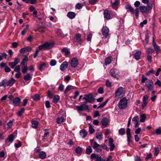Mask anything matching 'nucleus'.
<instances>
[{
	"mask_svg": "<svg viewBox=\"0 0 161 161\" xmlns=\"http://www.w3.org/2000/svg\"><path fill=\"white\" fill-rule=\"evenodd\" d=\"M112 61V58L111 56H108L105 59V64L106 65L109 64Z\"/></svg>",
	"mask_w": 161,
	"mask_h": 161,
	"instance_id": "412c9836",
	"label": "nucleus"
},
{
	"mask_svg": "<svg viewBox=\"0 0 161 161\" xmlns=\"http://www.w3.org/2000/svg\"><path fill=\"white\" fill-rule=\"evenodd\" d=\"M127 105V100L125 97H124L121 99L119 102L118 106L120 109H125Z\"/></svg>",
	"mask_w": 161,
	"mask_h": 161,
	"instance_id": "39448f33",
	"label": "nucleus"
},
{
	"mask_svg": "<svg viewBox=\"0 0 161 161\" xmlns=\"http://www.w3.org/2000/svg\"><path fill=\"white\" fill-rule=\"evenodd\" d=\"M153 2L152 1H150L149 2H148L147 5L151 9H152L153 8Z\"/></svg>",
	"mask_w": 161,
	"mask_h": 161,
	"instance_id": "4d7b16f0",
	"label": "nucleus"
},
{
	"mask_svg": "<svg viewBox=\"0 0 161 161\" xmlns=\"http://www.w3.org/2000/svg\"><path fill=\"white\" fill-rule=\"evenodd\" d=\"M125 129L124 128H121L119 130V134L120 135H123L125 134Z\"/></svg>",
	"mask_w": 161,
	"mask_h": 161,
	"instance_id": "79ce46f5",
	"label": "nucleus"
},
{
	"mask_svg": "<svg viewBox=\"0 0 161 161\" xmlns=\"http://www.w3.org/2000/svg\"><path fill=\"white\" fill-rule=\"evenodd\" d=\"M111 4L112 8L117 10L118 8V5L119 4V0H111Z\"/></svg>",
	"mask_w": 161,
	"mask_h": 161,
	"instance_id": "9d476101",
	"label": "nucleus"
},
{
	"mask_svg": "<svg viewBox=\"0 0 161 161\" xmlns=\"http://www.w3.org/2000/svg\"><path fill=\"white\" fill-rule=\"evenodd\" d=\"M22 72V73L25 74L28 71V68L27 65H21Z\"/></svg>",
	"mask_w": 161,
	"mask_h": 161,
	"instance_id": "2f4dec72",
	"label": "nucleus"
},
{
	"mask_svg": "<svg viewBox=\"0 0 161 161\" xmlns=\"http://www.w3.org/2000/svg\"><path fill=\"white\" fill-rule=\"evenodd\" d=\"M76 88V87L74 86H73L71 85H68L66 88V89L64 92V93L66 94L70 90L75 89Z\"/></svg>",
	"mask_w": 161,
	"mask_h": 161,
	"instance_id": "4be33fe9",
	"label": "nucleus"
},
{
	"mask_svg": "<svg viewBox=\"0 0 161 161\" xmlns=\"http://www.w3.org/2000/svg\"><path fill=\"white\" fill-rule=\"evenodd\" d=\"M109 30L106 26L103 27L102 30V35L105 38H107L108 36Z\"/></svg>",
	"mask_w": 161,
	"mask_h": 161,
	"instance_id": "6e6552de",
	"label": "nucleus"
},
{
	"mask_svg": "<svg viewBox=\"0 0 161 161\" xmlns=\"http://www.w3.org/2000/svg\"><path fill=\"white\" fill-rule=\"evenodd\" d=\"M31 98L33 99L34 101H37L40 100V95L38 94H36L34 96L31 97Z\"/></svg>",
	"mask_w": 161,
	"mask_h": 161,
	"instance_id": "c85d7f7f",
	"label": "nucleus"
},
{
	"mask_svg": "<svg viewBox=\"0 0 161 161\" xmlns=\"http://www.w3.org/2000/svg\"><path fill=\"white\" fill-rule=\"evenodd\" d=\"M75 14L72 12H69L67 14V16L70 19H73L75 16Z\"/></svg>",
	"mask_w": 161,
	"mask_h": 161,
	"instance_id": "393cba45",
	"label": "nucleus"
},
{
	"mask_svg": "<svg viewBox=\"0 0 161 161\" xmlns=\"http://www.w3.org/2000/svg\"><path fill=\"white\" fill-rule=\"evenodd\" d=\"M76 107L78 111L86 110L89 108V106L85 104H83L80 106H77Z\"/></svg>",
	"mask_w": 161,
	"mask_h": 161,
	"instance_id": "1a4fd4ad",
	"label": "nucleus"
},
{
	"mask_svg": "<svg viewBox=\"0 0 161 161\" xmlns=\"http://www.w3.org/2000/svg\"><path fill=\"white\" fill-rule=\"evenodd\" d=\"M14 139V135L11 134L9 135L6 141V142L8 144V143H9L8 145L9 146L10 143H12Z\"/></svg>",
	"mask_w": 161,
	"mask_h": 161,
	"instance_id": "4468645a",
	"label": "nucleus"
},
{
	"mask_svg": "<svg viewBox=\"0 0 161 161\" xmlns=\"http://www.w3.org/2000/svg\"><path fill=\"white\" fill-rule=\"evenodd\" d=\"M48 95L47 96L49 98H51L53 97V95L51 92L50 90H48L47 92Z\"/></svg>",
	"mask_w": 161,
	"mask_h": 161,
	"instance_id": "0e129e2a",
	"label": "nucleus"
},
{
	"mask_svg": "<svg viewBox=\"0 0 161 161\" xmlns=\"http://www.w3.org/2000/svg\"><path fill=\"white\" fill-rule=\"evenodd\" d=\"M6 157L5 156V152L2 151L0 152V159L2 160H4L5 158Z\"/></svg>",
	"mask_w": 161,
	"mask_h": 161,
	"instance_id": "72a5a7b5",
	"label": "nucleus"
},
{
	"mask_svg": "<svg viewBox=\"0 0 161 161\" xmlns=\"http://www.w3.org/2000/svg\"><path fill=\"white\" fill-rule=\"evenodd\" d=\"M32 77L29 74H27L24 76V79L26 81H28L30 80Z\"/></svg>",
	"mask_w": 161,
	"mask_h": 161,
	"instance_id": "ea45409f",
	"label": "nucleus"
},
{
	"mask_svg": "<svg viewBox=\"0 0 161 161\" xmlns=\"http://www.w3.org/2000/svg\"><path fill=\"white\" fill-rule=\"evenodd\" d=\"M87 132L85 129H83L81 130L80 132V135L82 138H84L86 136H87Z\"/></svg>",
	"mask_w": 161,
	"mask_h": 161,
	"instance_id": "bb28decb",
	"label": "nucleus"
},
{
	"mask_svg": "<svg viewBox=\"0 0 161 161\" xmlns=\"http://www.w3.org/2000/svg\"><path fill=\"white\" fill-rule=\"evenodd\" d=\"M82 148L80 146L78 147L75 149V152L77 154H80L82 152Z\"/></svg>",
	"mask_w": 161,
	"mask_h": 161,
	"instance_id": "a19ab883",
	"label": "nucleus"
},
{
	"mask_svg": "<svg viewBox=\"0 0 161 161\" xmlns=\"http://www.w3.org/2000/svg\"><path fill=\"white\" fill-rule=\"evenodd\" d=\"M108 101V99L106 100L105 102H104L103 103H101L97 108H102L104 107L106 105V103H107Z\"/></svg>",
	"mask_w": 161,
	"mask_h": 161,
	"instance_id": "37998d69",
	"label": "nucleus"
},
{
	"mask_svg": "<svg viewBox=\"0 0 161 161\" xmlns=\"http://www.w3.org/2000/svg\"><path fill=\"white\" fill-rule=\"evenodd\" d=\"M155 133L157 135L161 134V127H159L155 130Z\"/></svg>",
	"mask_w": 161,
	"mask_h": 161,
	"instance_id": "49530a36",
	"label": "nucleus"
},
{
	"mask_svg": "<svg viewBox=\"0 0 161 161\" xmlns=\"http://www.w3.org/2000/svg\"><path fill=\"white\" fill-rule=\"evenodd\" d=\"M125 8L127 10V12H130L131 14H135V15L136 18L139 16V10L136 8L135 10L134 8L130 4H127L125 6Z\"/></svg>",
	"mask_w": 161,
	"mask_h": 161,
	"instance_id": "f03ea898",
	"label": "nucleus"
},
{
	"mask_svg": "<svg viewBox=\"0 0 161 161\" xmlns=\"http://www.w3.org/2000/svg\"><path fill=\"white\" fill-rule=\"evenodd\" d=\"M39 156L40 158L44 159L46 158L47 155L45 152L41 151L39 153Z\"/></svg>",
	"mask_w": 161,
	"mask_h": 161,
	"instance_id": "a878e982",
	"label": "nucleus"
},
{
	"mask_svg": "<svg viewBox=\"0 0 161 161\" xmlns=\"http://www.w3.org/2000/svg\"><path fill=\"white\" fill-rule=\"evenodd\" d=\"M31 123L32 127L34 128H36L37 127L39 124L38 122L36 120L32 121Z\"/></svg>",
	"mask_w": 161,
	"mask_h": 161,
	"instance_id": "58836bf2",
	"label": "nucleus"
},
{
	"mask_svg": "<svg viewBox=\"0 0 161 161\" xmlns=\"http://www.w3.org/2000/svg\"><path fill=\"white\" fill-rule=\"evenodd\" d=\"M147 51L148 53V54H152L153 53L154 51V50L151 47H149L147 49Z\"/></svg>",
	"mask_w": 161,
	"mask_h": 161,
	"instance_id": "c03bdc74",
	"label": "nucleus"
},
{
	"mask_svg": "<svg viewBox=\"0 0 161 161\" xmlns=\"http://www.w3.org/2000/svg\"><path fill=\"white\" fill-rule=\"evenodd\" d=\"M25 111V109L24 108H21L20 110L17 113V115L19 116H20Z\"/></svg>",
	"mask_w": 161,
	"mask_h": 161,
	"instance_id": "603ef678",
	"label": "nucleus"
},
{
	"mask_svg": "<svg viewBox=\"0 0 161 161\" xmlns=\"http://www.w3.org/2000/svg\"><path fill=\"white\" fill-rule=\"evenodd\" d=\"M103 135L101 132H97L96 133V138L97 139H99Z\"/></svg>",
	"mask_w": 161,
	"mask_h": 161,
	"instance_id": "052dcab7",
	"label": "nucleus"
},
{
	"mask_svg": "<svg viewBox=\"0 0 161 161\" xmlns=\"http://www.w3.org/2000/svg\"><path fill=\"white\" fill-rule=\"evenodd\" d=\"M49 136V133L48 131H46L44 134V135L43 136L44 139H46Z\"/></svg>",
	"mask_w": 161,
	"mask_h": 161,
	"instance_id": "e2e57ef3",
	"label": "nucleus"
},
{
	"mask_svg": "<svg viewBox=\"0 0 161 161\" xmlns=\"http://www.w3.org/2000/svg\"><path fill=\"white\" fill-rule=\"evenodd\" d=\"M64 119L62 117H58L57 118L56 122L58 124H59L64 121Z\"/></svg>",
	"mask_w": 161,
	"mask_h": 161,
	"instance_id": "4c0bfd02",
	"label": "nucleus"
},
{
	"mask_svg": "<svg viewBox=\"0 0 161 161\" xmlns=\"http://www.w3.org/2000/svg\"><path fill=\"white\" fill-rule=\"evenodd\" d=\"M92 149L91 146L87 147L86 149V153L87 154H90L92 152Z\"/></svg>",
	"mask_w": 161,
	"mask_h": 161,
	"instance_id": "473e14b6",
	"label": "nucleus"
},
{
	"mask_svg": "<svg viewBox=\"0 0 161 161\" xmlns=\"http://www.w3.org/2000/svg\"><path fill=\"white\" fill-rule=\"evenodd\" d=\"M141 53V52L140 51L136 52L134 54V58L137 60H138L140 58Z\"/></svg>",
	"mask_w": 161,
	"mask_h": 161,
	"instance_id": "cd10ccee",
	"label": "nucleus"
},
{
	"mask_svg": "<svg viewBox=\"0 0 161 161\" xmlns=\"http://www.w3.org/2000/svg\"><path fill=\"white\" fill-rule=\"evenodd\" d=\"M57 63L56 61L54 59L52 60L50 62V65L51 66H55Z\"/></svg>",
	"mask_w": 161,
	"mask_h": 161,
	"instance_id": "5fc2aeb1",
	"label": "nucleus"
},
{
	"mask_svg": "<svg viewBox=\"0 0 161 161\" xmlns=\"http://www.w3.org/2000/svg\"><path fill=\"white\" fill-rule=\"evenodd\" d=\"M75 38L76 41L78 46L79 44L80 45L82 42L81 34L79 33L76 34L75 35Z\"/></svg>",
	"mask_w": 161,
	"mask_h": 161,
	"instance_id": "ddd939ff",
	"label": "nucleus"
},
{
	"mask_svg": "<svg viewBox=\"0 0 161 161\" xmlns=\"http://www.w3.org/2000/svg\"><path fill=\"white\" fill-rule=\"evenodd\" d=\"M54 45V43H46L40 45L38 46L39 50H42V49H49L52 48Z\"/></svg>",
	"mask_w": 161,
	"mask_h": 161,
	"instance_id": "423d86ee",
	"label": "nucleus"
},
{
	"mask_svg": "<svg viewBox=\"0 0 161 161\" xmlns=\"http://www.w3.org/2000/svg\"><path fill=\"white\" fill-rule=\"evenodd\" d=\"M155 85H158L159 86H161V82L159 80L157 79L156 81L155 82Z\"/></svg>",
	"mask_w": 161,
	"mask_h": 161,
	"instance_id": "774afa93",
	"label": "nucleus"
},
{
	"mask_svg": "<svg viewBox=\"0 0 161 161\" xmlns=\"http://www.w3.org/2000/svg\"><path fill=\"white\" fill-rule=\"evenodd\" d=\"M147 23V20L145 19L143 20L142 22H141L140 24V26L141 27H142L144 25H146Z\"/></svg>",
	"mask_w": 161,
	"mask_h": 161,
	"instance_id": "6e6d98bb",
	"label": "nucleus"
},
{
	"mask_svg": "<svg viewBox=\"0 0 161 161\" xmlns=\"http://www.w3.org/2000/svg\"><path fill=\"white\" fill-rule=\"evenodd\" d=\"M132 121L135 123L139 121V118L138 116H135L132 119Z\"/></svg>",
	"mask_w": 161,
	"mask_h": 161,
	"instance_id": "680f3d73",
	"label": "nucleus"
},
{
	"mask_svg": "<svg viewBox=\"0 0 161 161\" xmlns=\"http://www.w3.org/2000/svg\"><path fill=\"white\" fill-rule=\"evenodd\" d=\"M89 132H90V134H92L94 132L95 130L92 127V126L91 125L89 124Z\"/></svg>",
	"mask_w": 161,
	"mask_h": 161,
	"instance_id": "de8ad7c7",
	"label": "nucleus"
},
{
	"mask_svg": "<svg viewBox=\"0 0 161 161\" xmlns=\"http://www.w3.org/2000/svg\"><path fill=\"white\" fill-rule=\"evenodd\" d=\"M56 34L59 37H63L64 36L62 30L60 29H58L56 31Z\"/></svg>",
	"mask_w": 161,
	"mask_h": 161,
	"instance_id": "c756f323",
	"label": "nucleus"
},
{
	"mask_svg": "<svg viewBox=\"0 0 161 161\" xmlns=\"http://www.w3.org/2000/svg\"><path fill=\"white\" fill-rule=\"evenodd\" d=\"M21 99L19 97H16L14 99L13 101V105L14 106H18L19 105Z\"/></svg>",
	"mask_w": 161,
	"mask_h": 161,
	"instance_id": "f3484780",
	"label": "nucleus"
},
{
	"mask_svg": "<svg viewBox=\"0 0 161 161\" xmlns=\"http://www.w3.org/2000/svg\"><path fill=\"white\" fill-rule=\"evenodd\" d=\"M155 73V71L153 69H152L149 71H148L147 72L146 74V75L147 76L151 74H154Z\"/></svg>",
	"mask_w": 161,
	"mask_h": 161,
	"instance_id": "13d9d810",
	"label": "nucleus"
},
{
	"mask_svg": "<svg viewBox=\"0 0 161 161\" xmlns=\"http://www.w3.org/2000/svg\"><path fill=\"white\" fill-rule=\"evenodd\" d=\"M15 80L13 78H12L10 79L8 81H7V86H12L15 83Z\"/></svg>",
	"mask_w": 161,
	"mask_h": 161,
	"instance_id": "aec40b11",
	"label": "nucleus"
},
{
	"mask_svg": "<svg viewBox=\"0 0 161 161\" xmlns=\"http://www.w3.org/2000/svg\"><path fill=\"white\" fill-rule=\"evenodd\" d=\"M78 64V61L77 58L75 57L72 59L71 60V65L72 68H75Z\"/></svg>",
	"mask_w": 161,
	"mask_h": 161,
	"instance_id": "f8f14e48",
	"label": "nucleus"
},
{
	"mask_svg": "<svg viewBox=\"0 0 161 161\" xmlns=\"http://www.w3.org/2000/svg\"><path fill=\"white\" fill-rule=\"evenodd\" d=\"M83 4H81L80 3H77L75 6L76 9H80L82 8L83 6Z\"/></svg>",
	"mask_w": 161,
	"mask_h": 161,
	"instance_id": "09e8293b",
	"label": "nucleus"
},
{
	"mask_svg": "<svg viewBox=\"0 0 161 161\" xmlns=\"http://www.w3.org/2000/svg\"><path fill=\"white\" fill-rule=\"evenodd\" d=\"M97 155L98 154H96L94 153H92L90 157L91 159L93 160L95 158H96Z\"/></svg>",
	"mask_w": 161,
	"mask_h": 161,
	"instance_id": "864d4df0",
	"label": "nucleus"
},
{
	"mask_svg": "<svg viewBox=\"0 0 161 161\" xmlns=\"http://www.w3.org/2000/svg\"><path fill=\"white\" fill-rule=\"evenodd\" d=\"M124 92L123 87H120L118 88L115 92V96L116 98H120L124 95Z\"/></svg>",
	"mask_w": 161,
	"mask_h": 161,
	"instance_id": "0eeeda50",
	"label": "nucleus"
},
{
	"mask_svg": "<svg viewBox=\"0 0 161 161\" xmlns=\"http://www.w3.org/2000/svg\"><path fill=\"white\" fill-rule=\"evenodd\" d=\"M60 97L58 95H55L53 98V102L55 103H57Z\"/></svg>",
	"mask_w": 161,
	"mask_h": 161,
	"instance_id": "c9c22d12",
	"label": "nucleus"
},
{
	"mask_svg": "<svg viewBox=\"0 0 161 161\" xmlns=\"http://www.w3.org/2000/svg\"><path fill=\"white\" fill-rule=\"evenodd\" d=\"M28 61V58L27 56L25 57V58H23L20 63V65H27V62Z\"/></svg>",
	"mask_w": 161,
	"mask_h": 161,
	"instance_id": "5701e85b",
	"label": "nucleus"
},
{
	"mask_svg": "<svg viewBox=\"0 0 161 161\" xmlns=\"http://www.w3.org/2000/svg\"><path fill=\"white\" fill-rule=\"evenodd\" d=\"M64 86L63 84H60L59 87L58 89L61 92H63L64 91Z\"/></svg>",
	"mask_w": 161,
	"mask_h": 161,
	"instance_id": "69168bd1",
	"label": "nucleus"
},
{
	"mask_svg": "<svg viewBox=\"0 0 161 161\" xmlns=\"http://www.w3.org/2000/svg\"><path fill=\"white\" fill-rule=\"evenodd\" d=\"M104 16L105 18L107 20H108L110 19V15L108 13V11L105 9L104 11Z\"/></svg>",
	"mask_w": 161,
	"mask_h": 161,
	"instance_id": "b1692460",
	"label": "nucleus"
},
{
	"mask_svg": "<svg viewBox=\"0 0 161 161\" xmlns=\"http://www.w3.org/2000/svg\"><path fill=\"white\" fill-rule=\"evenodd\" d=\"M140 122H144L146 119V115L145 114H141L140 116Z\"/></svg>",
	"mask_w": 161,
	"mask_h": 161,
	"instance_id": "7c9ffc66",
	"label": "nucleus"
},
{
	"mask_svg": "<svg viewBox=\"0 0 161 161\" xmlns=\"http://www.w3.org/2000/svg\"><path fill=\"white\" fill-rule=\"evenodd\" d=\"M32 48L29 46H27L25 47L21 48L19 50V52L21 53H24L26 52H30Z\"/></svg>",
	"mask_w": 161,
	"mask_h": 161,
	"instance_id": "dca6fc26",
	"label": "nucleus"
},
{
	"mask_svg": "<svg viewBox=\"0 0 161 161\" xmlns=\"http://www.w3.org/2000/svg\"><path fill=\"white\" fill-rule=\"evenodd\" d=\"M83 99L85 100V103L89 102L91 103L93 102H95V99L93 97V95L92 93L85 95L84 97L83 98Z\"/></svg>",
	"mask_w": 161,
	"mask_h": 161,
	"instance_id": "20e7f679",
	"label": "nucleus"
},
{
	"mask_svg": "<svg viewBox=\"0 0 161 161\" xmlns=\"http://www.w3.org/2000/svg\"><path fill=\"white\" fill-rule=\"evenodd\" d=\"M20 65H18L17 66H16L14 69V71L17 72H20Z\"/></svg>",
	"mask_w": 161,
	"mask_h": 161,
	"instance_id": "3c124183",
	"label": "nucleus"
},
{
	"mask_svg": "<svg viewBox=\"0 0 161 161\" xmlns=\"http://www.w3.org/2000/svg\"><path fill=\"white\" fill-rule=\"evenodd\" d=\"M2 55H0V61L3 59L4 58H6L7 56V54L5 52H3L2 53Z\"/></svg>",
	"mask_w": 161,
	"mask_h": 161,
	"instance_id": "a18cd8bd",
	"label": "nucleus"
},
{
	"mask_svg": "<svg viewBox=\"0 0 161 161\" xmlns=\"http://www.w3.org/2000/svg\"><path fill=\"white\" fill-rule=\"evenodd\" d=\"M109 121L108 119L107 118H104L103 119L101 120V123L102 125L104 126L105 127L107 126Z\"/></svg>",
	"mask_w": 161,
	"mask_h": 161,
	"instance_id": "6ab92c4d",
	"label": "nucleus"
},
{
	"mask_svg": "<svg viewBox=\"0 0 161 161\" xmlns=\"http://www.w3.org/2000/svg\"><path fill=\"white\" fill-rule=\"evenodd\" d=\"M140 11L141 12L143 15H147L150 13L151 12V9L147 5H141L139 7Z\"/></svg>",
	"mask_w": 161,
	"mask_h": 161,
	"instance_id": "7ed1b4c3",
	"label": "nucleus"
},
{
	"mask_svg": "<svg viewBox=\"0 0 161 161\" xmlns=\"http://www.w3.org/2000/svg\"><path fill=\"white\" fill-rule=\"evenodd\" d=\"M159 153V149L158 147H156L154 150V154L155 156H157Z\"/></svg>",
	"mask_w": 161,
	"mask_h": 161,
	"instance_id": "338daca9",
	"label": "nucleus"
},
{
	"mask_svg": "<svg viewBox=\"0 0 161 161\" xmlns=\"http://www.w3.org/2000/svg\"><path fill=\"white\" fill-rule=\"evenodd\" d=\"M68 66V64L67 61L63 62L60 67V69L62 71L66 69L67 68Z\"/></svg>",
	"mask_w": 161,
	"mask_h": 161,
	"instance_id": "2eb2a0df",
	"label": "nucleus"
},
{
	"mask_svg": "<svg viewBox=\"0 0 161 161\" xmlns=\"http://www.w3.org/2000/svg\"><path fill=\"white\" fill-rule=\"evenodd\" d=\"M62 52L64 53V55L66 57H67V55L70 53V52L66 48H63L62 50Z\"/></svg>",
	"mask_w": 161,
	"mask_h": 161,
	"instance_id": "f704fd0d",
	"label": "nucleus"
},
{
	"mask_svg": "<svg viewBox=\"0 0 161 161\" xmlns=\"http://www.w3.org/2000/svg\"><path fill=\"white\" fill-rule=\"evenodd\" d=\"M9 66H10L11 68L13 69L15 67L16 65V64L14 62H9L8 63Z\"/></svg>",
	"mask_w": 161,
	"mask_h": 161,
	"instance_id": "8fccbe9b",
	"label": "nucleus"
},
{
	"mask_svg": "<svg viewBox=\"0 0 161 161\" xmlns=\"http://www.w3.org/2000/svg\"><path fill=\"white\" fill-rule=\"evenodd\" d=\"M119 71L116 69H112L110 72V75L114 77L117 78L119 75Z\"/></svg>",
	"mask_w": 161,
	"mask_h": 161,
	"instance_id": "9b49d317",
	"label": "nucleus"
},
{
	"mask_svg": "<svg viewBox=\"0 0 161 161\" xmlns=\"http://www.w3.org/2000/svg\"><path fill=\"white\" fill-rule=\"evenodd\" d=\"M6 86H7V80H3L0 82V87L3 86L4 87Z\"/></svg>",
	"mask_w": 161,
	"mask_h": 161,
	"instance_id": "e433bc0d",
	"label": "nucleus"
},
{
	"mask_svg": "<svg viewBox=\"0 0 161 161\" xmlns=\"http://www.w3.org/2000/svg\"><path fill=\"white\" fill-rule=\"evenodd\" d=\"M141 82L142 83H145L146 86L148 88L149 90H152L153 88V83L151 80L148 79L143 75L141 78Z\"/></svg>",
	"mask_w": 161,
	"mask_h": 161,
	"instance_id": "f257e3e1",
	"label": "nucleus"
},
{
	"mask_svg": "<svg viewBox=\"0 0 161 161\" xmlns=\"http://www.w3.org/2000/svg\"><path fill=\"white\" fill-rule=\"evenodd\" d=\"M90 142L92 147L94 149L97 148L100 146L99 144H98L96 142H94V141L92 139L90 140Z\"/></svg>",
	"mask_w": 161,
	"mask_h": 161,
	"instance_id": "a211bd4d",
	"label": "nucleus"
},
{
	"mask_svg": "<svg viewBox=\"0 0 161 161\" xmlns=\"http://www.w3.org/2000/svg\"><path fill=\"white\" fill-rule=\"evenodd\" d=\"M98 92L99 93L102 94L103 93V89L102 87H100L97 90Z\"/></svg>",
	"mask_w": 161,
	"mask_h": 161,
	"instance_id": "bf43d9fd",
	"label": "nucleus"
}]
</instances>
